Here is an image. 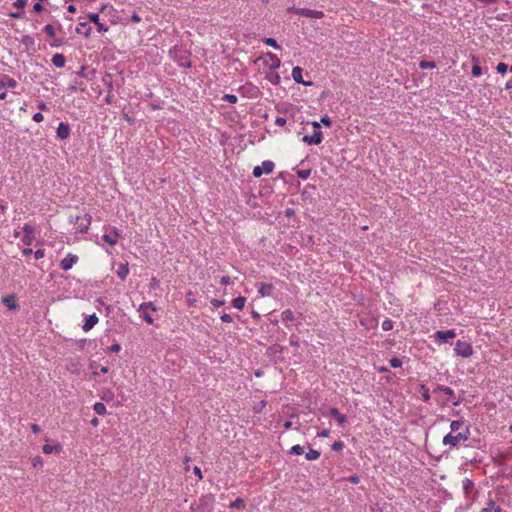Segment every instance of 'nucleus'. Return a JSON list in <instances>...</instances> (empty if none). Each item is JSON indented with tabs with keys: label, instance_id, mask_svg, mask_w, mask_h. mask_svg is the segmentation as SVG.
Returning <instances> with one entry per match:
<instances>
[{
	"label": "nucleus",
	"instance_id": "nucleus-1",
	"mask_svg": "<svg viewBox=\"0 0 512 512\" xmlns=\"http://www.w3.org/2000/svg\"><path fill=\"white\" fill-rule=\"evenodd\" d=\"M70 222L77 224V232L87 233L92 222V217L89 214H85L83 216L70 217Z\"/></svg>",
	"mask_w": 512,
	"mask_h": 512
},
{
	"label": "nucleus",
	"instance_id": "nucleus-2",
	"mask_svg": "<svg viewBox=\"0 0 512 512\" xmlns=\"http://www.w3.org/2000/svg\"><path fill=\"white\" fill-rule=\"evenodd\" d=\"M312 126L314 128V133L311 136L305 135L302 138V141L308 145H318L323 141V133L320 129V123L314 121L312 122Z\"/></svg>",
	"mask_w": 512,
	"mask_h": 512
},
{
	"label": "nucleus",
	"instance_id": "nucleus-3",
	"mask_svg": "<svg viewBox=\"0 0 512 512\" xmlns=\"http://www.w3.org/2000/svg\"><path fill=\"white\" fill-rule=\"evenodd\" d=\"M468 439V430L465 432H458L456 434L449 433L443 438V444L451 447H456L461 441Z\"/></svg>",
	"mask_w": 512,
	"mask_h": 512
},
{
	"label": "nucleus",
	"instance_id": "nucleus-4",
	"mask_svg": "<svg viewBox=\"0 0 512 512\" xmlns=\"http://www.w3.org/2000/svg\"><path fill=\"white\" fill-rule=\"evenodd\" d=\"M104 229L106 233H104L102 236L103 241H105L110 246L116 245L120 239L119 230L114 226H106Z\"/></svg>",
	"mask_w": 512,
	"mask_h": 512
},
{
	"label": "nucleus",
	"instance_id": "nucleus-5",
	"mask_svg": "<svg viewBox=\"0 0 512 512\" xmlns=\"http://www.w3.org/2000/svg\"><path fill=\"white\" fill-rule=\"evenodd\" d=\"M454 351L457 355L463 358H469L473 355V347L471 343L462 340H458L456 342Z\"/></svg>",
	"mask_w": 512,
	"mask_h": 512
},
{
	"label": "nucleus",
	"instance_id": "nucleus-6",
	"mask_svg": "<svg viewBox=\"0 0 512 512\" xmlns=\"http://www.w3.org/2000/svg\"><path fill=\"white\" fill-rule=\"evenodd\" d=\"M43 31L50 37L51 40L49 41V45L51 47L57 48L64 44V39L56 36V29L53 25H45Z\"/></svg>",
	"mask_w": 512,
	"mask_h": 512
},
{
	"label": "nucleus",
	"instance_id": "nucleus-7",
	"mask_svg": "<svg viewBox=\"0 0 512 512\" xmlns=\"http://www.w3.org/2000/svg\"><path fill=\"white\" fill-rule=\"evenodd\" d=\"M295 13L308 18L321 19L324 17V12L321 10H311L307 8H299L295 10Z\"/></svg>",
	"mask_w": 512,
	"mask_h": 512
},
{
	"label": "nucleus",
	"instance_id": "nucleus-8",
	"mask_svg": "<svg viewBox=\"0 0 512 512\" xmlns=\"http://www.w3.org/2000/svg\"><path fill=\"white\" fill-rule=\"evenodd\" d=\"M79 258L77 255L68 253L64 259L60 262V268L64 271L70 270L77 262Z\"/></svg>",
	"mask_w": 512,
	"mask_h": 512
},
{
	"label": "nucleus",
	"instance_id": "nucleus-9",
	"mask_svg": "<svg viewBox=\"0 0 512 512\" xmlns=\"http://www.w3.org/2000/svg\"><path fill=\"white\" fill-rule=\"evenodd\" d=\"M87 18L90 22H92L96 25L98 32H107L108 31V27L100 22L99 14L90 12L87 14Z\"/></svg>",
	"mask_w": 512,
	"mask_h": 512
},
{
	"label": "nucleus",
	"instance_id": "nucleus-10",
	"mask_svg": "<svg viewBox=\"0 0 512 512\" xmlns=\"http://www.w3.org/2000/svg\"><path fill=\"white\" fill-rule=\"evenodd\" d=\"M70 132H71V130L67 123H64V122L59 123L57 130H56L58 138L63 139V140L67 139L70 136Z\"/></svg>",
	"mask_w": 512,
	"mask_h": 512
},
{
	"label": "nucleus",
	"instance_id": "nucleus-11",
	"mask_svg": "<svg viewBox=\"0 0 512 512\" xmlns=\"http://www.w3.org/2000/svg\"><path fill=\"white\" fill-rule=\"evenodd\" d=\"M292 78L296 83L303 84L305 86H311L312 82H306L302 78V68L301 67H294L292 69Z\"/></svg>",
	"mask_w": 512,
	"mask_h": 512
},
{
	"label": "nucleus",
	"instance_id": "nucleus-12",
	"mask_svg": "<svg viewBox=\"0 0 512 512\" xmlns=\"http://www.w3.org/2000/svg\"><path fill=\"white\" fill-rule=\"evenodd\" d=\"M98 317L96 316V314H92V315H89L85 318L84 320V324L82 326V329L85 331V332H88L90 331L97 323H98Z\"/></svg>",
	"mask_w": 512,
	"mask_h": 512
},
{
	"label": "nucleus",
	"instance_id": "nucleus-13",
	"mask_svg": "<svg viewBox=\"0 0 512 512\" xmlns=\"http://www.w3.org/2000/svg\"><path fill=\"white\" fill-rule=\"evenodd\" d=\"M92 28L86 22H80L76 27V33L82 34L85 38L91 36Z\"/></svg>",
	"mask_w": 512,
	"mask_h": 512
},
{
	"label": "nucleus",
	"instance_id": "nucleus-14",
	"mask_svg": "<svg viewBox=\"0 0 512 512\" xmlns=\"http://www.w3.org/2000/svg\"><path fill=\"white\" fill-rule=\"evenodd\" d=\"M2 302L9 310H16L18 308V303L14 295L5 296Z\"/></svg>",
	"mask_w": 512,
	"mask_h": 512
},
{
	"label": "nucleus",
	"instance_id": "nucleus-15",
	"mask_svg": "<svg viewBox=\"0 0 512 512\" xmlns=\"http://www.w3.org/2000/svg\"><path fill=\"white\" fill-rule=\"evenodd\" d=\"M435 337L437 339H441L443 341H448L449 339L455 338L456 333L454 330H447V331L439 330L435 333Z\"/></svg>",
	"mask_w": 512,
	"mask_h": 512
},
{
	"label": "nucleus",
	"instance_id": "nucleus-16",
	"mask_svg": "<svg viewBox=\"0 0 512 512\" xmlns=\"http://www.w3.org/2000/svg\"><path fill=\"white\" fill-rule=\"evenodd\" d=\"M330 415L333 416L340 427H344L346 424V416L341 414L337 408L330 409Z\"/></svg>",
	"mask_w": 512,
	"mask_h": 512
},
{
	"label": "nucleus",
	"instance_id": "nucleus-17",
	"mask_svg": "<svg viewBox=\"0 0 512 512\" xmlns=\"http://www.w3.org/2000/svg\"><path fill=\"white\" fill-rule=\"evenodd\" d=\"M273 289L274 287L272 284L262 283L259 286L258 293L261 295V297H269L272 295Z\"/></svg>",
	"mask_w": 512,
	"mask_h": 512
},
{
	"label": "nucleus",
	"instance_id": "nucleus-18",
	"mask_svg": "<svg viewBox=\"0 0 512 512\" xmlns=\"http://www.w3.org/2000/svg\"><path fill=\"white\" fill-rule=\"evenodd\" d=\"M17 86V81L9 76H3L0 78V88H15Z\"/></svg>",
	"mask_w": 512,
	"mask_h": 512
},
{
	"label": "nucleus",
	"instance_id": "nucleus-19",
	"mask_svg": "<svg viewBox=\"0 0 512 512\" xmlns=\"http://www.w3.org/2000/svg\"><path fill=\"white\" fill-rule=\"evenodd\" d=\"M52 64L57 67V68H62L65 66V63H66V59H65V56L63 54H60V53H57L55 55H53L52 57Z\"/></svg>",
	"mask_w": 512,
	"mask_h": 512
},
{
	"label": "nucleus",
	"instance_id": "nucleus-20",
	"mask_svg": "<svg viewBox=\"0 0 512 512\" xmlns=\"http://www.w3.org/2000/svg\"><path fill=\"white\" fill-rule=\"evenodd\" d=\"M129 273V268H128V264H120L118 266V269L116 271V274L117 276L121 279V280H124L127 275Z\"/></svg>",
	"mask_w": 512,
	"mask_h": 512
},
{
	"label": "nucleus",
	"instance_id": "nucleus-21",
	"mask_svg": "<svg viewBox=\"0 0 512 512\" xmlns=\"http://www.w3.org/2000/svg\"><path fill=\"white\" fill-rule=\"evenodd\" d=\"M480 512H501V508L496 506L495 502L490 499L487 502V507L482 508Z\"/></svg>",
	"mask_w": 512,
	"mask_h": 512
},
{
	"label": "nucleus",
	"instance_id": "nucleus-22",
	"mask_svg": "<svg viewBox=\"0 0 512 512\" xmlns=\"http://www.w3.org/2000/svg\"><path fill=\"white\" fill-rule=\"evenodd\" d=\"M267 57L270 59L271 61V68L272 69H278L281 65V61L280 59L278 58L277 55H275L274 53L272 52H268L267 54Z\"/></svg>",
	"mask_w": 512,
	"mask_h": 512
},
{
	"label": "nucleus",
	"instance_id": "nucleus-23",
	"mask_svg": "<svg viewBox=\"0 0 512 512\" xmlns=\"http://www.w3.org/2000/svg\"><path fill=\"white\" fill-rule=\"evenodd\" d=\"M43 450V453L45 454H51L53 452H60L62 450V446L60 444H57V445H50V444H45L42 448Z\"/></svg>",
	"mask_w": 512,
	"mask_h": 512
},
{
	"label": "nucleus",
	"instance_id": "nucleus-24",
	"mask_svg": "<svg viewBox=\"0 0 512 512\" xmlns=\"http://www.w3.org/2000/svg\"><path fill=\"white\" fill-rule=\"evenodd\" d=\"M260 167H262L263 173L270 174L273 172L275 164L270 160H266L262 162Z\"/></svg>",
	"mask_w": 512,
	"mask_h": 512
},
{
	"label": "nucleus",
	"instance_id": "nucleus-25",
	"mask_svg": "<svg viewBox=\"0 0 512 512\" xmlns=\"http://www.w3.org/2000/svg\"><path fill=\"white\" fill-rule=\"evenodd\" d=\"M245 303H246V298L242 297V296H239L232 301L233 307L238 310H242L245 306Z\"/></svg>",
	"mask_w": 512,
	"mask_h": 512
},
{
	"label": "nucleus",
	"instance_id": "nucleus-26",
	"mask_svg": "<svg viewBox=\"0 0 512 512\" xmlns=\"http://www.w3.org/2000/svg\"><path fill=\"white\" fill-rule=\"evenodd\" d=\"M246 507L245 501L242 498H237L230 503V508L244 510Z\"/></svg>",
	"mask_w": 512,
	"mask_h": 512
},
{
	"label": "nucleus",
	"instance_id": "nucleus-27",
	"mask_svg": "<svg viewBox=\"0 0 512 512\" xmlns=\"http://www.w3.org/2000/svg\"><path fill=\"white\" fill-rule=\"evenodd\" d=\"M307 460H317L320 457V452L318 450L310 448L305 455Z\"/></svg>",
	"mask_w": 512,
	"mask_h": 512
},
{
	"label": "nucleus",
	"instance_id": "nucleus-28",
	"mask_svg": "<svg viewBox=\"0 0 512 512\" xmlns=\"http://www.w3.org/2000/svg\"><path fill=\"white\" fill-rule=\"evenodd\" d=\"M93 410L96 412V414L98 415H104L106 413V406L101 403V402H96L94 405H93Z\"/></svg>",
	"mask_w": 512,
	"mask_h": 512
},
{
	"label": "nucleus",
	"instance_id": "nucleus-29",
	"mask_svg": "<svg viewBox=\"0 0 512 512\" xmlns=\"http://www.w3.org/2000/svg\"><path fill=\"white\" fill-rule=\"evenodd\" d=\"M281 318H282L283 322L287 323L288 321H293L294 320V314H293V312L290 309H287V310L282 312Z\"/></svg>",
	"mask_w": 512,
	"mask_h": 512
},
{
	"label": "nucleus",
	"instance_id": "nucleus-30",
	"mask_svg": "<svg viewBox=\"0 0 512 512\" xmlns=\"http://www.w3.org/2000/svg\"><path fill=\"white\" fill-rule=\"evenodd\" d=\"M435 391L443 392L448 397H453L454 396V390L452 388H450V387H447V386H438Z\"/></svg>",
	"mask_w": 512,
	"mask_h": 512
},
{
	"label": "nucleus",
	"instance_id": "nucleus-31",
	"mask_svg": "<svg viewBox=\"0 0 512 512\" xmlns=\"http://www.w3.org/2000/svg\"><path fill=\"white\" fill-rule=\"evenodd\" d=\"M139 309H145V310H151V311H157L158 310V307L153 303V302H146V303H142L140 306H139Z\"/></svg>",
	"mask_w": 512,
	"mask_h": 512
},
{
	"label": "nucleus",
	"instance_id": "nucleus-32",
	"mask_svg": "<svg viewBox=\"0 0 512 512\" xmlns=\"http://www.w3.org/2000/svg\"><path fill=\"white\" fill-rule=\"evenodd\" d=\"M139 311L141 312V316L142 318L148 323V324H153L154 320L153 318L151 317V315L148 313V310H145V309H139Z\"/></svg>",
	"mask_w": 512,
	"mask_h": 512
},
{
	"label": "nucleus",
	"instance_id": "nucleus-33",
	"mask_svg": "<svg viewBox=\"0 0 512 512\" xmlns=\"http://www.w3.org/2000/svg\"><path fill=\"white\" fill-rule=\"evenodd\" d=\"M463 427V422L459 420L452 421L450 424L451 433L460 430Z\"/></svg>",
	"mask_w": 512,
	"mask_h": 512
},
{
	"label": "nucleus",
	"instance_id": "nucleus-34",
	"mask_svg": "<svg viewBox=\"0 0 512 512\" xmlns=\"http://www.w3.org/2000/svg\"><path fill=\"white\" fill-rule=\"evenodd\" d=\"M421 395L423 401L427 402L430 399L429 389L425 385H421L420 387Z\"/></svg>",
	"mask_w": 512,
	"mask_h": 512
},
{
	"label": "nucleus",
	"instance_id": "nucleus-35",
	"mask_svg": "<svg viewBox=\"0 0 512 512\" xmlns=\"http://www.w3.org/2000/svg\"><path fill=\"white\" fill-rule=\"evenodd\" d=\"M435 66H436V65H435V63H434V62L426 61V60H422V61H420V63H419V67H420L421 69H428V68H429V69H433V68H435Z\"/></svg>",
	"mask_w": 512,
	"mask_h": 512
},
{
	"label": "nucleus",
	"instance_id": "nucleus-36",
	"mask_svg": "<svg viewBox=\"0 0 512 512\" xmlns=\"http://www.w3.org/2000/svg\"><path fill=\"white\" fill-rule=\"evenodd\" d=\"M304 453V449L300 445H294L290 449V454L293 455H302Z\"/></svg>",
	"mask_w": 512,
	"mask_h": 512
},
{
	"label": "nucleus",
	"instance_id": "nucleus-37",
	"mask_svg": "<svg viewBox=\"0 0 512 512\" xmlns=\"http://www.w3.org/2000/svg\"><path fill=\"white\" fill-rule=\"evenodd\" d=\"M393 321L391 319H385L383 322H382V329L384 331H389L393 328Z\"/></svg>",
	"mask_w": 512,
	"mask_h": 512
},
{
	"label": "nucleus",
	"instance_id": "nucleus-38",
	"mask_svg": "<svg viewBox=\"0 0 512 512\" xmlns=\"http://www.w3.org/2000/svg\"><path fill=\"white\" fill-rule=\"evenodd\" d=\"M263 42H264L266 45L271 46V47H273V48H275V49H280V46L277 44L276 40H275V39H273V38H265V39L263 40Z\"/></svg>",
	"mask_w": 512,
	"mask_h": 512
},
{
	"label": "nucleus",
	"instance_id": "nucleus-39",
	"mask_svg": "<svg viewBox=\"0 0 512 512\" xmlns=\"http://www.w3.org/2000/svg\"><path fill=\"white\" fill-rule=\"evenodd\" d=\"M223 100H225L229 103L235 104L238 101V98L236 95H233V94H225L223 96Z\"/></svg>",
	"mask_w": 512,
	"mask_h": 512
},
{
	"label": "nucleus",
	"instance_id": "nucleus-40",
	"mask_svg": "<svg viewBox=\"0 0 512 512\" xmlns=\"http://www.w3.org/2000/svg\"><path fill=\"white\" fill-rule=\"evenodd\" d=\"M472 75L475 77H479L482 74V69L478 64H474L472 66Z\"/></svg>",
	"mask_w": 512,
	"mask_h": 512
},
{
	"label": "nucleus",
	"instance_id": "nucleus-41",
	"mask_svg": "<svg viewBox=\"0 0 512 512\" xmlns=\"http://www.w3.org/2000/svg\"><path fill=\"white\" fill-rule=\"evenodd\" d=\"M496 70L498 73L504 75L507 72V65L503 62L498 63Z\"/></svg>",
	"mask_w": 512,
	"mask_h": 512
},
{
	"label": "nucleus",
	"instance_id": "nucleus-42",
	"mask_svg": "<svg viewBox=\"0 0 512 512\" xmlns=\"http://www.w3.org/2000/svg\"><path fill=\"white\" fill-rule=\"evenodd\" d=\"M186 297H187V303L189 306H194L195 303H196V299L193 297V293L192 291H189L186 293Z\"/></svg>",
	"mask_w": 512,
	"mask_h": 512
},
{
	"label": "nucleus",
	"instance_id": "nucleus-43",
	"mask_svg": "<svg viewBox=\"0 0 512 512\" xmlns=\"http://www.w3.org/2000/svg\"><path fill=\"white\" fill-rule=\"evenodd\" d=\"M389 362H390L391 367H393V368H399L402 366V361L399 358H392V359H390Z\"/></svg>",
	"mask_w": 512,
	"mask_h": 512
},
{
	"label": "nucleus",
	"instance_id": "nucleus-44",
	"mask_svg": "<svg viewBox=\"0 0 512 512\" xmlns=\"http://www.w3.org/2000/svg\"><path fill=\"white\" fill-rule=\"evenodd\" d=\"M26 4H27V0H16L13 3V6L18 8V9L23 10L25 8Z\"/></svg>",
	"mask_w": 512,
	"mask_h": 512
},
{
	"label": "nucleus",
	"instance_id": "nucleus-45",
	"mask_svg": "<svg viewBox=\"0 0 512 512\" xmlns=\"http://www.w3.org/2000/svg\"><path fill=\"white\" fill-rule=\"evenodd\" d=\"M253 176L256 177V178H259L261 177L264 173H263V170H262V167L260 166H255L253 168V172H252Z\"/></svg>",
	"mask_w": 512,
	"mask_h": 512
},
{
	"label": "nucleus",
	"instance_id": "nucleus-46",
	"mask_svg": "<svg viewBox=\"0 0 512 512\" xmlns=\"http://www.w3.org/2000/svg\"><path fill=\"white\" fill-rule=\"evenodd\" d=\"M344 447V443L342 441L334 442L332 445V449L334 451H341Z\"/></svg>",
	"mask_w": 512,
	"mask_h": 512
},
{
	"label": "nucleus",
	"instance_id": "nucleus-47",
	"mask_svg": "<svg viewBox=\"0 0 512 512\" xmlns=\"http://www.w3.org/2000/svg\"><path fill=\"white\" fill-rule=\"evenodd\" d=\"M120 350H121V346H120V344H118V343L112 344V345L108 348V351H110V352H114V353H118V352H120Z\"/></svg>",
	"mask_w": 512,
	"mask_h": 512
},
{
	"label": "nucleus",
	"instance_id": "nucleus-48",
	"mask_svg": "<svg viewBox=\"0 0 512 512\" xmlns=\"http://www.w3.org/2000/svg\"><path fill=\"white\" fill-rule=\"evenodd\" d=\"M43 119H44V116H43V115H42V113H40V112L35 113V114L33 115V120H34L35 122H37V123L42 122V121H43Z\"/></svg>",
	"mask_w": 512,
	"mask_h": 512
},
{
	"label": "nucleus",
	"instance_id": "nucleus-49",
	"mask_svg": "<svg viewBox=\"0 0 512 512\" xmlns=\"http://www.w3.org/2000/svg\"><path fill=\"white\" fill-rule=\"evenodd\" d=\"M221 320H222L223 322H226V323H231V322L233 321V320H232V317H231L229 314H227V313H223V314L221 315Z\"/></svg>",
	"mask_w": 512,
	"mask_h": 512
},
{
	"label": "nucleus",
	"instance_id": "nucleus-50",
	"mask_svg": "<svg viewBox=\"0 0 512 512\" xmlns=\"http://www.w3.org/2000/svg\"><path fill=\"white\" fill-rule=\"evenodd\" d=\"M23 231L25 232V234H27L29 236L33 235V227L28 224L24 225Z\"/></svg>",
	"mask_w": 512,
	"mask_h": 512
},
{
	"label": "nucleus",
	"instance_id": "nucleus-51",
	"mask_svg": "<svg viewBox=\"0 0 512 512\" xmlns=\"http://www.w3.org/2000/svg\"><path fill=\"white\" fill-rule=\"evenodd\" d=\"M44 250L43 249H38L34 252V256L35 258L38 260V259H41L44 257Z\"/></svg>",
	"mask_w": 512,
	"mask_h": 512
},
{
	"label": "nucleus",
	"instance_id": "nucleus-52",
	"mask_svg": "<svg viewBox=\"0 0 512 512\" xmlns=\"http://www.w3.org/2000/svg\"><path fill=\"white\" fill-rule=\"evenodd\" d=\"M34 11L37 12V13H40L43 11V5L40 3V2H37L34 4V7H33Z\"/></svg>",
	"mask_w": 512,
	"mask_h": 512
},
{
	"label": "nucleus",
	"instance_id": "nucleus-53",
	"mask_svg": "<svg viewBox=\"0 0 512 512\" xmlns=\"http://www.w3.org/2000/svg\"><path fill=\"white\" fill-rule=\"evenodd\" d=\"M275 124L278 126H284L286 124V119L283 117H277L275 120Z\"/></svg>",
	"mask_w": 512,
	"mask_h": 512
},
{
	"label": "nucleus",
	"instance_id": "nucleus-54",
	"mask_svg": "<svg viewBox=\"0 0 512 512\" xmlns=\"http://www.w3.org/2000/svg\"><path fill=\"white\" fill-rule=\"evenodd\" d=\"M22 240L25 244L30 245L33 240V235L29 236V235L25 234Z\"/></svg>",
	"mask_w": 512,
	"mask_h": 512
},
{
	"label": "nucleus",
	"instance_id": "nucleus-55",
	"mask_svg": "<svg viewBox=\"0 0 512 512\" xmlns=\"http://www.w3.org/2000/svg\"><path fill=\"white\" fill-rule=\"evenodd\" d=\"M320 122L326 126H330L332 123L331 119L328 116L322 117Z\"/></svg>",
	"mask_w": 512,
	"mask_h": 512
},
{
	"label": "nucleus",
	"instance_id": "nucleus-56",
	"mask_svg": "<svg viewBox=\"0 0 512 512\" xmlns=\"http://www.w3.org/2000/svg\"><path fill=\"white\" fill-rule=\"evenodd\" d=\"M43 461H42V458L40 456H36L33 458V466H38V465H42Z\"/></svg>",
	"mask_w": 512,
	"mask_h": 512
},
{
	"label": "nucleus",
	"instance_id": "nucleus-57",
	"mask_svg": "<svg viewBox=\"0 0 512 512\" xmlns=\"http://www.w3.org/2000/svg\"><path fill=\"white\" fill-rule=\"evenodd\" d=\"M30 428L35 434H38L41 431L40 426L35 423L31 424Z\"/></svg>",
	"mask_w": 512,
	"mask_h": 512
},
{
	"label": "nucleus",
	"instance_id": "nucleus-58",
	"mask_svg": "<svg viewBox=\"0 0 512 512\" xmlns=\"http://www.w3.org/2000/svg\"><path fill=\"white\" fill-rule=\"evenodd\" d=\"M211 304L214 306V307H220L224 304V301L222 300H217V299H212L211 300Z\"/></svg>",
	"mask_w": 512,
	"mask_h": 512
},
{
	"label": "nucleus",
	"instance_id": "nucleus-59",
	"mask_svg": "<svg viewBox=\"0 0 512 512\" xmlns=\"http://www.w3.org/2000/svg\"><path fill=\"white\" fill-rule=\"evenodd\" d=\"M329 434H330V430L329 429H323L321 432L318 433V436L322 437V438H325V437H328Z\"/></svg>",
	"mask_w": 512,
	"mask_h": 512
},
{
	"label": "nucleus",
	"instance_id": "nucleus-60",
	"mask_svg": "<svg viewBox=\"0 0 512 512\" xmlns=\"http://www.w3.org/2000/svg\"><path fill=\"white\" fill-rule=\"evenodd\" d=\"M194 474L199 478L202 479V472L201 469L198 466H195L193 469Z\"/></svg>",
	"mask_w": 512,
	"mask_h": 512
},
{
	"label": "nucleus",
	"instance_id": "nucleus-61",
	"mask_svg": "<svg viewBox=\"0 0 512 512\" xmlns=\"http://www.w3.org/2000/svg\"><path fill=\"white\" fill-rule=\"evenodd\" d=\"M131 20H132L134 23H139V22H141V17H140L137 13H134V14H132V16H131Z\"/></svg>",
	"mask_w": 512,
	"mask_h": 512
},
{
	"label": "nucleus",
	"instance_id": "nucleus-62",
	"mask_svg": "<svg viewBox=\"0 0 512 512\" xmlns=\"http://www.w3.org/2000/svg\"><path fill=\"white\" fill-rule=\"evenodd\" d=\"M220 283L222 285H228L230 284V277L228 276H223L221 279H220Z\"/></svg>",
	"mask_w": 512,
	"mask_h": 512
},
{
	"label": "nucleus",
	"instance_id": "nucleus-63",
	"mask_svg": "<svg viewBox=\"0 0 512 512\" xmlns=\"http://www.w3.org/2000/svg\"><path fill=\"white\" fill-rule=\"evenodd\" d=\"M349 481H350L351 483L358 484V483H359V478H358V476L353 475V476H350V477H349Z\"/></svg>",
	"mask_w": 512,
	"mask_h": 512
},
{
	"label": "nucleus",
	"instance_id": "nucleus-64",
	"mask_svg": "<svg viewBox=\"0 0 512 512\" xmlns=\"http://www.w3.org/2000/svg\"><path fill=\"white\" fill-rule=\"evenodd\" d=\"M38 108L42 111H46L48 109L47 105L44 102H40L38 104Z\"/></svg>",
	"mask_w": 512,
	"mask_h": 512
}]
</instances>
